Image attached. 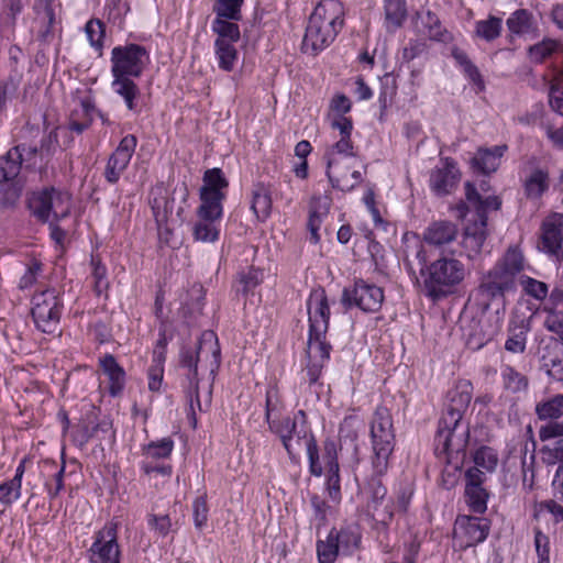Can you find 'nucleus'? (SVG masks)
Returning a JSON list of instances; mask_svg holds the SVG:
<instances>
[{"label": "nucleus", "instance_id": "nucleus-1", "mask_svg": "<svg viewBox=\"0 0 563 563\" xmlns=\"http://www.w3.org/2000/svg\"><path fill=\"white\" fill-rule=\"evenodd\" d=\"M473 386L471 382H460L448 393V404L439 420L434 438L437 455H445L448 460L453 454L464 453L468 443V426L462 423V418L472 400Z\"/></svg>", "mask_w": 563, "mask_h": 563}, {"label": "nucleus", "instance_id": "nucleus-2", "mask_svg": "<svg viewBox=\"0 0 563 563\" xmlns=\"http://www.w3.org/2000/svg\"><path fill=\"white\" fill-rule=\"evenodd\" d=\"M221 364V349L217 334L207 330L203 331L198 340L196 350L181 347L179 353V365L186 369L188 386L186 394L188 397L187 418L192 428L197 427V417L195 407L201 410L199 397V368L206 369L214 378Z\"/></svg>", "mask_w": 563, "mask_h": 563}, {"label": "nucleus", "instance_id": "nucleus-3", "mask_svg": "<svg viewBox=\"0 0 563 563\" xmlns=\"http://www.w3.org/2000/svg\"><path fill=\"white\" fill-rule=\"evenodd\" d=\"M523 269V255L517 247H509L505 255L479 279L476 288L477 305L483 311L495 301H504L506 295L515 292L517 277Z\"/></svg>", "mask_w": 563, "mask_h": 563}, {"label": "nucleus", "instance_id": "nucleus-4", "mask_svg": "<svg viewBox=\"0 0 563 563\" xmlns=\"http://www.w3.org/2000/svg\"><path fill=\"white\" fill-rule=\"evenodd\" d=\"M465 208L472 209L477 218L465 227L462 247L467 258L474 260L482 253L487 239V211L498 210L501 207V200L497 196L482 197L470 181L465 184Z\"/></svg>", "mask_w": 563, "mask_h": 563}, {"label": "nucleus", "instance_id": "nucleus-5", "mask_svg": "<svg viewBox=\"0 0 563 563\" xmlns=\"http://www.w3.org/2000/svg\"><path fill=\"white\" fill-rule=\"evenodd\" d=\"M422 291L438 301L455 292L466 276L465 265L453 256L443 255L420 268Z\"/></svg>", "mask_w": 563, "mask_h": 563}, {"label": "nucleus", "instance_id": "nucleus-6", "mask_svg": "<svg viewBox=\"0 0 563 563\" xmlns=\"http://www.w3.org/2000/svg\"><path fill=\"white\" fill-rule=\"evenodd\" d=\"M369 435L372 468L377 474H386L396 440L393 417L388 408L379 406L375 409L369 422Z\"/></svg>", "mask_w": 563, "mask_h": 563}, {"label": "nucleus", "instance_id": "nucleus-7", "mask_svg": "<svg viewBox=\"0 0 563 563\" xmlns=\"http://www.w3.org/2000/svg\"><path fill=\"white\" fill-rule=\"evenodd\" d=\"M37 152L36 146L27 148L25 144H18L0 155L1 205L3 207H13L21 198L23 181L20 174L23 168L24 155L35 156Z\"/></svg>", "mask_w": 563, "mask_h": 563}, {"label": "nucleus", "instance_id": "nucleus-8", "mask_svg": "<svg viewBox=\"0 0 563 563\" xmlns=\"http://www.w3.org/2000/svg\"><path fill=\"white\" fill-rule=\"evenodd\" d=\"M282 442L290 460H295L297 451L308 443L316 440L308 416L305 410L300 409L292 417H283L278 422H273L268 429Z\"/></svg>", "mask_w": 563, "mask_h": 563}, {"label": "nucleus", "instance_id": "nucleus-9", "mask_svg": "<svg viewBox=\"0 0 563 563\" xmlns=\"http://www.w3.org/2000/svg\"><path fill=\"white\" fill-rule=\"evenodd\" d=\"M62 292L47 288L36 292L32 298L31 314L37 330L47 334H62L60 317L64 309Z\"/></svg>", "mask_w": 563, "mask_h": 563}, {"label": "nucleus", "instance_id": "nucleus-10", "mask_svg": "<svg viewBox=\"0 0 563 563\" xmlns=\"http://www.w3.org/2000/svg\"><path fill=\"white\" fill-rule=\"evenodd\" d=\"M29 209L43 223L48 222L51 216L54 220L60 221L70 212V197L67 192L53 187L44 188L33 192L29 198Z\"/></svg>", "mask_w": 563, "mask_h": 563}, {"label": "nucleus", "instance_id": "nucleus-11", "mask_svg": "<svg viewBox=\"0 0 563 563\" xmlns=\"http://www.w3.org/2000/svg\"><path fill=\"white\" fill-rule=\"evenodd\" d=\"M148 53L139 44L119 45L111 51V74L112 76H126L139 78L142 76Z\"/></svg>", "mask_w": 563, "mask_h": 563}, {"label": "nucleus", "instance_id": "nucleus-12", "mask_svg": "<svg viewBox=\"0 0 563 563\" xmlns=\"http://www.w3.org/2000/svg\"><path fill=\"white\" fill-rule=\"evenodd\" d=\"M384 299L382 287L357 279L352 288L343 289L341 303L346 310L356 307L366 313H375L380 310Z\"/></svg>", "mask_w": 563, "mask_h": 563}, {"label": "nucleus", "instance_id": "nucleus-13", "mask_svg": "<svg viewBox=\"0 0 563 563\" xmlns=\"http://www.w3.org/2000/svg\"><path fill=\"white\" fill-rule=\"evenodd\" d=\"M383 475L373 470V475L365 486V494L367 495V512L376 523L386 529L394 517V504L386 498L387 488L380 479Z\"/></svg>", "mask_w": 563, "mask_h": 563}, {"label": "nucleus", "instance_id": "nucleus-14", "mask_svg": "<svg viewBox=\"0 0 563 563\" xmlns=\"http://www.w3.org/2000/svg\"><path fill=\"white\" fill-rule=\"evenodd\" d=\"M90 563H121V550L118 543V523L108 522L97 531L88 550Z\"/></svg>", "mask_w": 563, "mask_h": 563}, {"label": "nucleus", "instance_id": "nucleus-15", "mask_svg": "<svg viewBox=\"0 0 563 563\" xmlns=\"http://www.w3.org/2000/svg\"><path fill=\"white\" fill-rule=\"evenodd\" d=\"M538 247L558 262L563 260V213L553 212L542 221Z\"/></svg>", "mask_w": 563, "mask_h": 563}, {"label": "nucleus", "instance_id": "nucleus-16", "mask_svg": "<svg viewBox=\"0 0 563 563\" xmlns=\"http://www.w3.org/2000/svg\"><path fill=\"white\" fill-rule=\"evenodd\" d=\"M490 530V523L485 518L459 516L455 520L454 537L460 540V547L467 549L484 542Z\"/></svg>", "mask_w": 563, "mask_h": 563}, {"label": "nucleus", "instance_id": "nucleus-17", "mask_svg": "<svg viewBox=\"0 0 563 563\" xmlns=\"http://www.w3.org/2000/svg\"><path fill=\"white\" fill-rule=\"evenodd\" d=\"M331 344L327 341V333L309 332L307 341V376L310 384L317 383L325 362L330 358Z\"/></svg>", "mask_w": 563, "mask_h": 563}, {"label": "nucleus", "instance_id": "nucleus-18", "mask_svg": "<svg viewBox=\"0 0 563 563\" xmlns=\"http://www.w3.org/2000/svg\"><path fill=\"white\" fill-rule=\"evenodd\" d=\"M137 144L136 136L133 134L125 135L117 146L115 151L109 157L106 168V180L114 185L119 181L121 175L126 169Z\"/></svg>", "mask_w": 563, "mask_h": 563}, {"label": "nucleus", "instance_id": "nucleus-19", "mask_svg": "<svg viewBox=\"0 0 563 563\" xmlns=\"http://www.w3.org/2000/svg\"><path fill=\"white\" fill-rule=\"evenodd\" d=\"M309 332L327 333L330 321V307L325 290L321 287L311 290L307 299Z\"/></svg>", "mask_w": 563, "mask_h": 563}, {"label": "nucleus", "instance_id": "nucleus-20", "mask_svg": "<svg viewBox=\"0 0 563 563\" xmlns=\"http://www.w3.org/2000/svg\"><path fill=\"white\" fill-rule=\"evenodd\" d=\"M440 163L441 165L430 173L429 186L433 194L442 197L450 195L456 188L461 173L456 163L450 157L442 158Z\"/></svg>", "mask_w": 563, "mask_h": 563}, {"label": "nucleus", "instance_id": "nucleus-21", "mask_svg": "<svg viewBox=\"0 0 563 563\" xmlns=\"http://www.w3.org/2000/svg\"><path fill=\"white\" fill-rule=\"evenodd\" d=\"M341 31L329 25H323L308 20L306 32L301 43V51L305 54L316 56L330 46Z\"/></svg>", "mask_w": 563, "mask_h": 563}, {"label": "nucleus", "instance_id": "nucleus-22", "mask_svg": "<svg viewBox=\"0 0 563 563\" xmlns=\"http://www.w3.org/2000/svg\"><path fill=\"white\" fill-rule=\"evenodd\" d=\"M309 20L341 31L344 25V7L339 0H321Z\"/></svg>", "mask_w": 563, "mask_h": 563}, {"label": "nucleus", "instance_id": "nucleus-23", "mask_svg": "<svg viewBox=\"0 0 563 563\" xmlns=\"http://www.w3.org/2000/svg\"><path fill=\"white\" fill-rule=\"evenodd\" d=\"M99 366L108 378V391L111 397H120L126 383L124 368L117 362L112 354H106L99 358Z\"/></svg>", "mask_w": 563, "mask_h": 563}, {"label": "nucleus", "instance_id": "nucleus-24", "mask_svg": "<svg viewBox=\"0 0 563 563\" xmlns=\"http://www.w3.org/2000/svg\"><path fill=\"white\" fill-rule=\"evenodd\" d=\"M507 148L506 144L478 148L471 161L472 168L484 175L495 173Z\"/></svg>", "mask_w": 563, "mask_h": 563}, {"label": "nucleus", "instance_id": "nucleus-25", "mask_svg": "<svg viewBox=\"0 0 563 563\" xmlns=\"http://www.w3.org/2000/svg\"><path fill=\"white\" fill-rule=\"evenodd\" d=\"M457 225L448 220L432 222L423 233V240L429 245L443 247L452 243L457 236Z\"/></svg>", "mask_w": 563, "mask_h": 563}, {"label": "nucleus", "instance_id": "nucleus-26", "mask_svg": "<svg viewBox=\"0 0 563 563\" xmlns=\"http://www.w3.org/2000/svg\"><path fill=\"white\" fill-rule=\"evenodd\" d=\"M98 412L99 410L96 407H91L77 426L76 440L80 444L88 443L99 431L108 432L111 429V421L109 419L98 420Z\"/></svg>", "mask_w": 563, "mask_h": 563}, {"label": "nucleus", "instance_id": "nucleus-27", "mask_svg": "<svg viewBox=\"0 0 563 563\" xmlns=\"http://www.w3.org/2000/svg\"><path fill=\"white\" fill-rule=\"evenodd\" d=\"M550 188V174L547 168L533 167L523 180L525 195L528 199H540Z\"/></svg>", "mask_w": 563, "mask_h": 563}, {"label": "nucleus", "instance_id": "nucleus-28", "mask_svg": "<svg viewBox=\"0 0 563 563\" xmlns=\"http://www.w3.org/2000/svg\"><path fill=\"white\" fill-rule=\"evenodd\" d=\"M542 368L552 378L563 377V345L556 340H549L542 349L541 354Z\"/></svg>", "mask_w": 563, "mask_h": 563}, {"label": "nucleus", "instance_id": "nucleus-29", "mask_svg": "<svg viewBox=\"0 0 563 563\" xmlns=\"http://www.w3.org/2000/svg\"><path fill=\"white\" fill-rule=\"evenodd\" d=\"M24 472V461H22L16 466L14 476L0 484V506L3 507L1 512L11 507L21 497Z\"/></svg>", "mask_w": 563, "mask_h": 563}, {"label": "nucleus", "instance_id": "nucleus-30", "mask_svg": "<svg viewBox=\"0 0 563 563\" xmlns=\"http://www.w3.org/2000/svg\"><path fill=\"white\" fill-rule=\"evenodd\" d=\"M151 208L155 218L159 236H163L162 229L167 223L174 210L175 199L166 189L158 188L156 196L151 200Z\"/></svg>", "mask_w": 563, "mask_h": 563}, {"label": "nucleus", "instance_id": "nucleus-31", "mask_svg": "<svg viewBox=\"0 0 563 563\" xmlns=\"http://www.w3.org/2000/svg\"><path fill=\"white\" fill-rule=\"evenodd\" d=\"M510 36H533L537 32V23L533 15L526 9L512 12L506 21Z\"/></svg>", "mask_w": 563, "mask_h": 563}, {"label": "nucleus", "instance_id": "nucleus-32", "mask_svg": "<svg viewBox=\"0 0 563 563\" xmlns=\"http://www.w3.org/2000/svg\"><path fill=\"white\" fill-rule=\"evenodd\" d=\"M339 165V159L330 156L327 164V176L333 188L350 191L362 181V174L358 170H354L351 174V179H349L345 174L340 173Z\"/></svg>", "mask_w": 563, "mask_h": 563}, {"label": "nucleus", "instance_id": "nucleus-33", "mask_svg": "<svg viewBox=\"0 0 563 563\" xmlns=\"http://www.w3.org/2000/svg\"><path fill=\"white\" fill-rule=\"evenodd\" d=\"M500 384L505 393L516 395L527 391L529 379L511 365L503 364L500 366Z\"/></svg>", "mask_w": 563, "mask_h": 563}, {"label": "nucleus", "instance_id": "nucleus-34", "mask_svg": "<svg viewBox=\"0 0 563 563\" xmlns=\"http://www.w3.org/2000/svg\"><path fill=\"white\" fill-rule=\"evenodd\" d=\"M357 420L354 417H345L340 423L339 428V440L340 450L346 449L351 451L353 457L357 459L358 455V426Z\"/></svg>", "mask_w": 563, "mask_h": 563}, {"label": "nucleus", "instance_id": "nucleus-35", "mask_svg": "<svg viewBox=\"0 0 563 563\" xmlns=\"http://www.w3.org/2000/svg\"><path fill=\"white\" fill-rule=\"evenodd\" d=\"M225 194H217L214 191L201 192V205L198 208V216L201 220L214 221L222 217V201Z\"/></svg>", "mask_w": 563, "mask_h": 563}, {"label": "nucleus", "instance_id": "nucleus-36", "mask_svg": "<svg viewBox=\"0 0 563 563\" xmlns=\"http://www.w3.org/2000/svg\"><path fill=\"white\" fill-rule=\"evenodd\" d=\"M111 87L113 91L120 96L130 111L136 110L135 100L140 96V89L133 81V77L112 76Z\"/></svg>", "mask_w": 563, "mask_h": 563}, {"label": "nucleus", "instance_id": "nucleus-37", "mask_svg": "<svg viewBox=\"0 0 563 563\" xmlns=\"http://www.w3.org/2000/svg\"><path fill=\"white\" fill-rule=\"evenodd\" d=\"M251 209L261 221H264L269 216L272 197L271 190L265 184L258 183L253 186Z\"/></svg>", "mask_w": 563, "mask_h": 563}, {"label": "nucleus", "instance_id": "nucleus-38", "mask_svg": "<svg viewBox=\"0 0 563 563\" xmlns=\"http://www.w3.org/2000/svg\"><path fill=\"white\" fill-rule=\"evenodd\" d=\"M334 540L339 545L341 554L350 555L361 543V534L356 526H347L339 531L334 529Z\"/></svg>", "mask_w": 563, "mask_h": 563}, {"label": "nucleus", "instance_id": "nucleus-39", "mask_svg": "<svg viewBox=\"0 0 563 563\" xmlns=\"http://www.w3.org/2000/svg\"><path fill=\"white\" fill-rule=\"evenodd\" d=\"M284 402L276 386H269L265 395V421L268 429L273 422H278L283 419Z\"/></svg>", "mask_w": 563, "mask_h": 563}, {"label": "nucleus", "instance_id": "nucleus-40", "mask_svg": "<svg viewBox=\"0 0 563 563\" xmlns=\"http://www.w3.org/2000/svg\"><path fill=\"white\" fill-rule=\"evenodd\" d=\"M385 21L388 29H399L407 19L406 0H385Z\"/></svg>", "mask_w": 563, "mask_h": 563}, {"label": "nucleus", "instance_id": "nucleus-41", "mask_svg": "<svg viewBox=\"0 0 563 563\" xmlns=\"http://www.w3.org/2000/svg\"><path fill=\"white\" fill-rule=\"evenodd\" d=\"M235 43H228L223 40L214 41V51L218 57L219 68L224 71L233 70L238 60V51L234 46Z\"/></svg>", "mask_w": 563, "mask_h": 563}, {"label": "nucleus", "instance_id": "nucleus-42", "mask_svg": "<svg viewBox=\"0 0 563 563\" xmlns=\"http://www.w3.org/2000/svg\"><path fill=\"white\" fill-rule=\"evenodd\" d=\"M503 31V19L488 15L485 20L475 23V35L486 42H493L498 38Z\"/></svg>", "mask_w": 563, "mask_h": 563}, {"label": "nucleus", "instance_id": "nucleus-43", "mask_svg": "<svg viewBox=\"0 0 563 563\" xmlns=\"http://www.w3.org/2000/svg\"><path fill=\"white\" fill-rule=\"evenodd\" d=\"M229 19L214 18L211 24L212 31L218 35L216 40H223L228 43H238L241 37L240 27Z\"/></svg>", "mask_w": 563, "mask_h": 563}, {"label": "nucleus", "instance_id": "nucleus-44", "mask_svg": "<svg viewBox=\"0 0 563 563\" xmlns=\"http://www.w3.org/2000/svg\"><path fill=\"white\" fill-rule=\"evenodd\" d=\"M423 27L427 30V35L432 41L445 42L449 38L448 31L442 26L440 19L435 13L427 10L424 13L419 14Z\"/></svg>", "mask_w": 563, "mask_h": 563}, {"label": "nucleus", "instance_id": "nucleus-45", "mask_svg": "<svg viewBox=\"0 0 563 563\" xmlns=\"http://www.w3.org/2000/svg\"><path fill=\"white\" fill-rule=\"evenodd\" d=\"M536 413L541 420H558L563 415V395L537 404Z\"/></svg>", "mask_w": 563, "mask_h": 563}, {"label": "nucleus", "instance_id": "nucleus-46", "mask_svg": "<svg viewBox=\"0 0 563 563\" xmlns=\"http://www.w3.org/2000/svg\"><path fill=\"white\" fill-rule=\"evenodd\" d=\"M174 450V441L172 438L166 437L157 441H151L143 445L142 453L147 459L161 460L167 459L172 455Z\"/></svg>", "mask_w": 563, "mask_h": 563}, {"label": "nucleus", "instance_id": "nucleus-47", "mask_svg": "<svg viewBox=\"0 0 563 563\" xmlns=\"http://www.w3.org/2000/svg\"><path fill=\"white\" fill-rule=\"evenodd\" d=\"M243 3L244 0H216L212 10L216 13V18L240 21L242 19L241 8Z\"/></svg>", "mask_w": 563, "mask_h": 563}, {"label": "nucleus", "instance_id": "nucleus-48", "mask_svg": "<svg viewBox=\"0 0 563 563\" xmlns=\"http://www.w3.org/2000/svg\"><path fill=\"white\" fill-rule=\"evenodd\" d=\"M529 328L523 323L509 329L508 339L505 342L506 351L515 354H521L526 351L527 335Z\"/></svg>", "mask_w": 563, "mask_h": 563}, {"label": "nucleus", "instance_id": "nucleus-49", "mask_svg": "<svg viewBox=\"0 0 563 563\" xmlns=\"http://www.w3.org/2000/svg\"><path fill=\"white\" fill-rule=\"evenodd\" d=\"M229 186V181L224 177L222 169L211 168L207 169L203 174V185L200 188L201 192L214 191L217 194H224L223 189Z\"/></svg>", "mask_w": 563, "mask_h": 563}, {"label": "nucleus", "instance_id": "nucleus-50", "mask_svg": "<svg viewBox=\"0 0 563 563\" xmlns=\"http://www.w3.org/2000/svg\"><path fill=\"white\" fill-rule=\"evenodd\" d=\"M560 49V43L552 38H545L529 47V58L534 63H543Z\"/></svg>", "mask_w": 563, "mask_h": 563}, {"label": "nucleus", "instance_id": "nucleus-51", "mask_svg": "<svg viewBox=\"0 0 563 563\" xmlns=\"http://www.w3.org/2000/svg\"><path fill=\"white\" fill-rule=\"evenodd\" d=\"M341 553L338 543L334 540V529H332L325 540L317 542V555L319 563H334Z\"/></svg>", "mask_w": 563, "mask_h": 563}, {"label": "nucleus", "instance_id": "nucleus-52", "mask_svg": "<svg viewBox=\"0 0 563 563\" xmlns=\"http://www.w3.org/2000/svg\"><path fill=\"white\" fill-rule=\"evenodd\" d=\"M489 494L484 487H465V500L475 514H484L487 509Z\"/></svg>", "mask_w": 563, "mask_h": 563}, {"label": "nucleus", "instance_id": "nucleus-53", "mask_svg": "<svg viewBox=\"0 0 563 563\" xmlns=\"http://www.w3.org/2000/svg\"><path fill=\"white\" fill-rule=\"evenodd\" d=\"M263 274L260 269L250 267L246 272L239 274L236 292L243 296L253 294V290L262 283Z\"/></svg>", "mask_w": 563, "mask_h": 563}, {"label": "nucleus", "instance_id": "nucleus-54", "mask_svg": "<svg viewBox=\"0 0 563 563\" xmlns=\"http://www.w3.org/2000/svg\"><path fill=\"white\" fill-rule=\"evenodd\" d=\"M473 461L475 466L493 473L497 468L499 460L495 449L483 445L475 451Z\"/></svg>", "mask_w": 563, "mask_h": 563}, {"label": "nucleus", "instance_id": "nucleus-55", "mask_svg": "<svg viewBox=\"0 0 563 563\" xmlns=\"http://www.w3.org/2000/svg\"><path fill=\"white\" fill-rule=\"evenodd\" d=\"M85 32L90 45L101 55L106 25L99 19H91L85 25Z\"/></svg>", "mask_w": 563, "mask_h": 563}, {"label": "nucleus", "instance_id": "nucleus-56", "mask_svg": "<svg viewBox=\"0 0 563 563\" xmlns=\"http://www.w3.org/2000/svg\"><path fill=\"white\" fill-rule=\"evenodd\" d=\"M146 520L150 530L158 538H166L173 532V523L168 515L148 514Z\"/></svg>", "mask_w": 563, "mask_h": 563}, {"label": "nucleus", "instance_id": "nucleus-57", "mask_svg": "<svg viewBox=\"0 0 563 563\" xmlns=\"http://www.w3.org/2000/svg\"><path fill=\"white\" fill-rule=\"evenodd\" d=\"M195 240L200 242H214L219 238V230L213 224V221L202 220L194 227Z\"/></svg>", "mask_w": 563, "mask_h": 563}, {"label": "nucleus", "instance_id": "nucleus-58", "mask_svg": "<svg viewBox=\"0 0 563 563\" xmlns=\"http://www.w3.org/2000/svg\"><path fill=\"white\" fill-rule=\"evenodd\" d=\"M543 460L548 465H563V439H559L541 449Z\"/></svg>", "mask_w": 563, "mask_h": 563}, {"label": "nucleus", "instance_id": "nucleus-59", "mask_svg": "<svg viewBox=\"0 0 563 563\" xmlns=\"http://www.w3.org/2000/svg\"><path fill=\"white\" fill-rule=\"evenodd\" d=\"M43 268V264L37 260H32L31 263L27 265L25 273L20 278L19 282V288L20 289H27L32 287L41 274Z\"/></svg>", "mask_w": 563, "mask_h": 563}, {"label": "nucleus", "instance_id": "nucleus-60", "mask_svg": "<svg viewBox=\"0 0 563 563\" xmlns=\"http://www.w3.org/2000/svg\"><path fill=\"white\" fill-rule=\"evenodd\" d=\"M523 290L531 297L543 300L548 296V285L531 277L521 280Z\"/></svg>", "mask_w": 563, "mask_h": 563}, {"label": "nucleus", "instance_id": "nucleus-61", "mask_svg": "<svg viewBox=\"0 0 563 563\" xmlns=\"http://www.w3.org/2000/svg\"><path fill=\"white\" fill-rule=\"evenodd\" d=\"M539 439L542 442L553 439H563V422L552 420L548 421L545 424H542L539 429Z\"/></svg>", "mask_w": 563, "mask_h": 563}, {"label": "nucleus", "instance_id": "nucleus-62", "mask_svg": "<svg viewBox=\"0 0 563 563\" xmlns=\"http://www.w3.org/2000/svg\"><path fill=\"white\" fill-rule=\"evenodd\" d=\"M336 154L345 157H352L355 155L351 137L340 136V140L336 141L327 152V163L329 162L330 156L335 157Z\"/></svg>", "mask_w": 563, "mask_h": 563}, {"label": "nucleus", "instance_id": "nucleus-63", "mask_svg": "<svg viewBox=\"0 0 563 563\" xmlns=\"http://www.w3.org/2000/svg\"><path fill=\"white\" fill-rule=\"evenodd\" d=\"M91 264L93 266L92 277L95 280V290L100 295L109 286L107 280V267L100 261L95 258L91 260Z\"/></svg>", "mask_w": 563, "mask_h": 563}, {"label": "nucleus", "instance_id": "nucleus-64", "mask_svg": "<svg viewBox=\"0 0 563 563\" xmlns=\"http://www.w3.org/2000/svg\"><path fill=\"white\" fill-rule=\"evenodd\" d=\"M195 527L201 529L208 520V506L203 496L197 497L192 503Z\"/></svg>", "mask_w": 563, "mask_h": 563}]
</instances>
